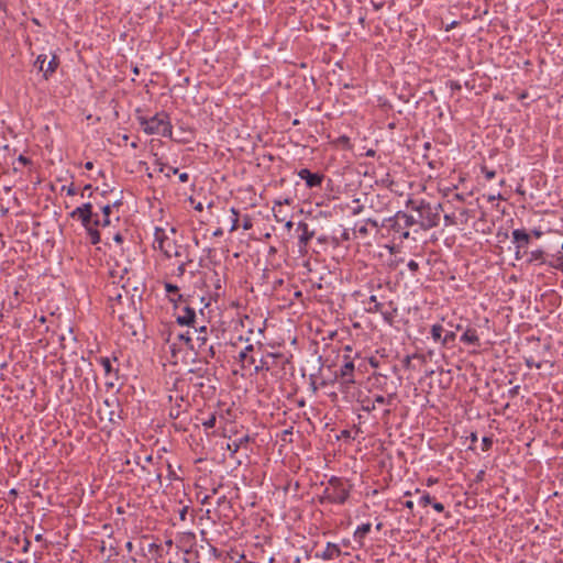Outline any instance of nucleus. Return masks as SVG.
Returning <instances> with one entry per match:
<instances>
[{"mask_svg": "<svg viewBox=\"0 0 563 563\" xmlns=\"http://www.w3.org/2000/svg\"><path fill=\"white\" fill-rule=\"evenodd\" d=\"M355 372V365L354 361L351 358L350 354L343 355L342 365L340 366L339 371L335 372V380L341 379H352L354 377Z\"/></svg>", "mask_w": 563, "mask_h": 563, "instance_id": "9b49d317", "label": "nucleus"}, {"mask_svg": "<svg viewBox=\"0 0 563 563\" xmlns=\"http://www.w3.org/2000/svg\"><path fill=\"white\" fill-rule=\"evenodd\" d=\"M482 173L484 174L487 180H492L496 176V172L488 169L486 166H482Z\"/></svg>", "mask_w": 563, "mask_h": 563, "instance_id": "49530a36", "label": "nucleus"}, {"mask_svg": "<svg viewBox=\"0 0 563 563\" xmlns=\"http://www.w3.org/2000/svg\"><path fill=\"white\" fill-rule=\"evenodd\" d=\"M18 161L21 162L24 165L30 163V159L27 157H25L24 155H20Z\"/></svg>", "mask_w": 563, "mask_h": 563, "instance_id": "052dcab7", "label": "nucleus"}, {"mask_svg": "<svg viewBox=\"0 0 563 563\" xmlns=\"http://www.w3.org/2000/svg\"><path fill=\"white\" fill-rule=\"evenodd\" d=\"M437 482H438V479H437V478H432V477H430V478H428V481H427V485H428V486H431V485L435 484Z\"/></svg>", "mask_w": 563, "mask_h": 563, "instance_id": "338daca9", "label": "nucleus"}, {"mask_svg": "<svg viewBox=\"0 0 563 563\" xmlns=\"http://www.w3.org/2000/svg\"><path fill=\"white\" fill-rule=\"evenodd\" d=\"M101 210H102V218H99V216L96 213L95 225L104 228V227L110 225V223H111L110 214H111L112 206L106 205L101 208Z\"/></svg>", "mask_w": 563, "mask_h": 563, "instance_id": "4be33fe9", "label": "nucleus"}, {"mask_svg": "<svg viewBox=\"0 0 563 563\" xmlns=\"http://www.w3.org/2000/svg\"><path fill=\"white\" fill-rule=\"evenodd\" d=\"M400 219L405 222L406 228L409 230L415 224H418V219H416L413 216L408 214L404 211H398Z\"/></svg>", "mask_w": 563, "mask_h": 563, "instance_id": "c85d7f7f", "label": "nucleus"}, {"mask_svg": "<svg viewBox=\"0 0 563 563\" xmlns=\"http://www.w3.org/2000/svg\"><path fill=\"white\" fill-rule=\"evenodd\" d=\"M525 364L528 368H538L540 369L542 367V363L541 362H534L533 357H526L525 358Z\"/></svg>", "mask_w": 563, "mask_h": 563, "instance_id": "c03bdc74", "label": "nucleus"}, {"mask_svg": "<svg viewBox=\"0 0 563 563\" xmlns=\"http://www.w3.org/2000/svg\"><path fill=\"white\" fill-rule=\"evenodd\" d=\"M88 192V197L92 195V186L90 184H87L84 186L81 191V197H84Z\"/></svg>", "mask_w": 563, "mask_h": 563, "instance_id": "864d4df0", "label": "nucleus"}, {"mask_svg": "<svg viewBox=\"0 0 563 563\" xmlns=\"http://www.w3.org/2000/svg\"><path fill=\"white\" fill-rule=\"evenodd\" d=\"M519 390H520V386L519 385L514 386L512 388H510L508 390V397L509 398H515L519 394Z\"/></svg>", "mask_w": 563, "mask_h": 563, "instance_id": "8fccbe9b", "label": "nucleus"}, {"mask_svg": "<svg viewBox=\"0 0 563 563\" xmlns=\"http://www.w3.org/2000/svg\"><path fill=\"white\" fill-rule=\"evenodd\" d=\"M231 213H232V224L230 228V232H233V231H236L239 228V212L235 208H232Z\"/></svg>", "mask_w": 563, "mask_h": 563, "instance_id": "e433bc0d", "label": "nucleus"}, {"mask_svg": "<svg viewBox=\"0 0 563 563\" xmlns=\"http://www.w3.org/2000/svg\"><path fill=\"white\" fill-rule=\"evenodd\" d=\"M354 232L356 234H358L360 236H362V238L367 236L368 235L367 224L365 222L362 223V224H356L355 229H354Z\"/></svg>", "mask_w": 563, "mask_h": 563, "instance_id": "58836bf2", "label": "nucleus"}, {"mask_svg": "<svg viewBox=\"0 0 563 563\" xmlns=\"http://www.w3.org/2000/svg\"><path fill=\"white\" fill-rule=\"evenodd\" d=\"M453 200L462 201L463 197L461 194H453Z\"/></svg>", "mask_w": 563, "mask_h": 563, "instance_id": "774afa93", "label": "nucleus"}, {"mask_svg": "<svg viewBox=\"0 0 563 563\" xmlns=\"http://www.w3.org/2000/svg\"><path fill=\"white\" fill-rule=\"evenodd\" d=\"M298 177L305 180L309 189L321 187L324 175L321 173H312L308 168H302L297 173Z\"/></svg>", "mask_w": 563, "mask_h": 563, "instance_id": "f8f14e48", "label": "nucleus"}, {"mask_svg": "<svg viewBox=\"0 0 563 563\" xmlns=\"http://www.w3.org/2000/svg\"><path fill=\"white\" fill-rule=\"evenodd\" d=\"M31 547V541L29 539H24V544L22 547V552L27 553Z\"/></svg>", "mask_w": 563, "mask_h": 563, "instance_id": "4d7b16f0", "label": "nucleus"}, {"mask_svg": "<svg viewBox=\"0 0 563 563\" xmlns=\"http://www.w3.org/2000/svg\"><path fill=\"white\" fill-rule=\"evenodd\" d=\"M184 539H186L187 542H194L196 540V536L194 532H187L184 534Z\"/></svg>", "mask_w": 563, "mask_h": 563, "instance_id": "5fc2aeb1", "label": "nucleus"}, {"mask_svg": "<svg viewBox=\"0 0 563 563\" xmlns=\"http://www.w3.org/2000/svg\"><path fill=\"white\" fill-rule=\"evenodd\" d=\"M45 62H46V55L44 54H41L36 57L35 62H34V66L40 70V71H43L45 70L46 67H44L45 65Z\"/></svg>", "mask_w": 563, "mask_h": 563, "instance_id": "4c0bfd02", "label": "nucleus"}, {"mask_svg": "<svg viewBox=\"0 0 563 563\" xmlns=\"http://www.w3.org/2000/svg\"><path fill=\"white\" fill-rule=\"evenodd\" d=\"M177 333L172 327H168L161 331V335L163 341L166 343L168 353H169V362L174 365L179 362L185 361L186 352L181 347H178Z\"/></svg>", "mask_w": 563, "mask_h": 563, "instance_id": "0eeeda50", "label": "nucleus"}, {"mask_svg": "<svg viewBox=\"0 0 563 563\" xmlns=\"http://www.w3.org/2000/svg\"><path fill=\"white\" fill-rule=\"evenodd\" d=\"M540 262V264H545L544 261V252L542 250H534L530 253L529 263Z\"/></svg>", "mask_w": 563, "mask_h": 563, "instance_id": "7c9ffc66", "label": "nucleus"}, {"mask_svg": "<svg viewBox=\"0 0 563 563\" xmlns=\"http://www.w3.org/2000/svg\"><path fill=\"white\" fill-rule=\"evenodd\" d=\"M164 287H165V290H166L167 294L177 295L179 300L183 298V296L179 294L178 286H176V285H174L172 283H165Z\"/></svg>", "mask_w": 563, "mask_h": 563, "instance_id": "c9c22d12", "label": "nucleus"}, {"mask_svg": "<svg viewBox=\"0 0 563 563\" xmlns=\"http://www.w3.org/2000/svg\"><path fill=\"white\" fill-rule=\"evenodd\" d=\"M183 257H185L186 260H185L184 262H181V263L178 265V267L176 268V275H177L178 277L183 276V275L185 274V272H186V266H187L188 264L192 263V260L189 257L188 252H187V253H185V255H184Z\"/></svg>", "mask_w": 563, "mask_h": 563, "instance_id": "2f4dec72", "label": "nucleus"}, {"mask_svg": "<svg viewBox=\"0 0 563 563\" xmlns=\"http://www.w3.org/2000/svg\"><path fill=\"white\" fill-rule=\"evenodd\" d=\"M404 506L406 508H408L409 510H412L413 509V501L412 500H407L404 503Z\"/></svg>", "mask_w": 563, "mask_h": 563, "instance_id": "e2e57ef3", "label": "nucleus"}, {"mask_svg": "<svg viewBox=\"0 0 563 563\" xmlns=\"http://www.w3.org/2000/svg\"><path fill=\"white\" fill-rule=\"evenodd\" d=\"M371 529L372 525L369 522L362 523L354 531V539L361 542L369 533Z\"/></svg>", "mask_w": 563, "mask_h": 563, "instance_id": "bb28decb", "label": "nucleus"}, {"mask_svg": "<svg viewBox=\"0 0 563 563\" xmlns=\"http://www.w3.org/2000/svg\"><path fill=\"white\" fill-rule=\"evenodd\" d=\"M249 441H250V435L245 434V435L234 440L233 442L228 443V450L232 454H235L239 451V449L241 446L245 445Z\"/></svg>", "mask_w": 563, "mask_h": 563, "instance_id": "a878e982", "label": "nucleus"}, {"mask_svg": "<svg viewBox=\"0 0 563 563\" xmlns=\"http://www.w3.org/2000/svg\"><path fill=\"white\" fill-rule=\"evenodd\" d=\"M407 266L413 275L419 271V263L413 260H410Z\"/></svg>", "mask_w": 563, "mask_h": 563, "instance_id": "09e8293b", "label": "nucleus"}, {"mask_svg": "<svg viewBox=\"0 0 563 563\" xmlns=\"http://www.w3.org/2000/svg\"><path fill=\"white\" fill-rule=\"evenodd\" d=\"M432 508L437 511V512H443L444 511V505L442 503H439V501H432L431 504Z\"/></svg>", "mask_w": 563, "mask_h": 563, "instance_id": "3c124183", "label": "nucleus"}, {"mask_svg": "<svg viewBox=\"0 0 563 563\" xmlns=\"http://www.w3.org/2000/svg\"><path fill=\"white\" fill-rule=\"evenodd\" d=\"M493 445V439L492 438H488V437H484L482 439V450L483 451H488Z\"/></svg>", "mask_w": 563, "mask_h": 563, "instance_id": "de8ad7c7", "label": "nucleus"}, {"mask_svg": "<svg viewBox=\"0 0 563 563\" xmlns=\"http://www.w3.org/2000/svg\"><path fill=\"white\" fill-rule=\"evenodd\" d=\"M339 390L346 397H354L357 389L355 378L336 380Z\"/></svg>", "mask_w": 563, "mask_h": 563, "instance_id": "aec40b11", "label": "nucleus"}, {"mask_svg": "<svg viewBox=\"0 0 563 563\" xmlns=\"http://www.w3.org/2000/svg\"><path fill=\"white\" fill-rule=\"evenodd\" d=\"M196 310L189 306L181 308L180 312L176 316V322L183 327L196 328Z\"/></svg>", "mask_w": 563, "mask_h": 563, "instance_id": "2eb2a0df", "label": "nucleus"}, {"mask_svg": "<svg viewBox=\"0 0 563 563\" xmlns=\"http://www.w3.org/2000/svg\"><path fill=\"white\" fill-rule=\"evenodd\" d=\"M354 207H352V214L357 216L363 212L364 206L360 202V199L353 200Z\"/></svg>", "mask_w": 563, "mask_h": 563, "instance_id": "37998d69", "label": "nucleus"}, {"mask_svg": "<svg viewBox=\"0 0 563 563\" xmlns=\"http://www.w3.org/2000/svg\"><path fill=\"white\" fill-rule=\"evenodd\" d=\"M456 334L453 331H448L443 339H442V345H448L449 343H452L455 341Z\"/></svg>", "mask_w": 563, "mask_h": 563, "instance_id": "79ce46f5", "label": "nucleus"}, {"mask_svg": "<svg viewBox=\"0 0 563 563\" xmlns=\"http://www.w3.org/2000/svg\"><path fill=\"white\" fill-rule=\"evenodd\" d=\"M153 247L159 250L166 258L183 257L188 252V245L177 244L163 228L154 230Z\"/></svg>", "mask_w": 563, "mask_h": 563, "instance_id": "39448f33", "label": "nucleus"}, {"mask_svg": "<svg viewBox=\"0 0 563 563\" xmlns=\"http://www.w3.org/2000/svg\"><path fill=\"white\" fill-rule=\"evenodd\" d=\"M550 267L563 273V255L555 257L553 261L547 263Z\"/></svg>", "mask_w": 563, "mask_h": 563, "instance_id": "f704fd0d", "label": "nucleus"}, {"mask_svg": "<svg viewBox=\"0 0 563 563\" xmlns=\"http://www.w3.org/2000/svg\"><path fill=\"white\" fill-rule=\"evenodd\" d=\"M98 361L100 365L103 367L106 375H110L112 372H114L115 374L118 373V369H113L109 357L101 356Z\"/></svg>", "mask_w": 563, "mask_h": 563, "instance_id": "c756f323", "label": "nucleus"}, {"mask_svg": "<svg viewBox=\"0 0 563 563\" xmlns=\"http://www.w3.org/2000/svg\"><path fill=\"white\" fill-rule=\"evenodd\" d=\"M365 223H366L367 225L369 224L371 227H373V228H375V229H377V230H378V229H382L380 224H379V223H378V221H377V220H375V219H371V218H368V219H366V220H365Z\"/></svg>", "mask_w": 563, "mask_h": 563, "instance_id": "603ef678", "label": "nucleus"}, {"mask_svg": "<svg viewBox=\"0 0 563 563\" xmlns=\"http://www.w3.org/2000/svg\"><path fill=\"white\" fill-rule=\"evenodd\" d=\"M137 121L144 133L147 135L159 134L164 137H172L173 125L169 115L162 111L151 118L140 115Z\"/></svg>", "mask_w": 563, "mask_h": 563, "instance_id": "7ed1b4c3", "label": "nucleus"}, {"mask_svg": "<svg viewBox=\"0 0 563 563\" xmlns=\"http://www.w3.org/2000/svg\"><path fill=\"white\" fill-rule=\"evenodd\" d=\"M254 351V346L252 344H249L242 350L239 354V361L242 363V367H250L252 365H255L256 357L251 354V352Z\"/></svg>", "mask_w": 563, "mask_h": 563, "instance_id": "a211bd4d", "label": "nucleus"}, {"mask_svg": "<svg viewBox=\"0 0 563 563\" xmlns=\"http://www.w3.org/2000/svg\"><path fill=\"white\" fill-rule=\"evenodd\" d=\"M62 191H66L68 196H75L77 194V188L74 183H71L69 186H63Z\"/></svg>", "mask_w": 563, "mask_h": 563, "instance_id": "a18cd8bd", "label": "nucleus"}, {"mask_svg": "<svg viewBox=\"0 0 563 563\" xmlns=\"http://www.w3.org/2000/svg\"><path fill=\"white\" fill-rule=\"evenodd\" d=\"M298 230L301 231V234L298 236L299 246L306 247L310 240L314 236V231L310 230L309 225L302 221L298 223Z\"/></svg>", "mask_w": 563, "mask_h": 563, "instance_id": "f3484780", "label": "nucleus"}, {"mask_svg": "<svg viewBox=\"0 0 563 563\" xmlns=\"http://www.w3.org/2000/svg\"><path fill=\"white\" fill-rule=\"evenodd\" d=\"M389 307H390L389 310H383V308H382L380 311H378V312L382 314L384 321L391 325L394 323V320L397 316L398 310H397V307L394 306L393 301L389 302Z\"/></svg>", "mask_w": 563, "mask_h": 563, "instance_id": "b1692460", "label": "nucleus"}, {"mask_svg": "<svg viewBox=\"0 0 563 563\" xmlns=\"http://www.w3.org/2000/svg\"><path fill=\"white\" fill-rule=\"evenodd\" d=\"M155 166L157 167L159 173H165L166 177H170L172 175L178 174V168L169 166L166 163L161 162L159 159H156Z\"/></svg>", "mask_w": 563, "mask_h": 563, "instance_id": "393cba45", "label": "nucleus"}, {"mask_svg": "<svg viewBox=\"0 0 563 563\" xmlns=\"http://www.w3.org/2000/svg\"><path fill=\"white\" fill-rule=\"evenodd\" d=\"M460 341L467 345L481 346L479 336L477 331L473 328H467L466 331L461 335Z\"/></svg>", "mask_w": 563, "mask_h": 563, "instance_id": "6ab92c4d", "label": "nucleus"}, {"mask_svg": "<svg viewBox=\"0 0 563 563\" xmlns=\"http://www.w3.org/2000/svg\"><path fill=\"white\" fill-rule=\"evenodd\" d=\"M113 240L118 243V244H121L123 242V236L120 234V233H117L114 236H113Z\"/></svg>", "mask_w": 563, "mask_h": 563, "instance_id": "bf43d9fd", "label": "nucleus"}, {"mask_svg": "<svg viewBox=\"0 0 563 563\" xmlns=\"http://www.w3.org/2000/svg\"><path fill=\"white\" fill-rule=\"evenodd\" d=\"M416 493H420V489H416ZM433 501V498L428 492H421V496L419 498V505L422 507H426L428 505H431Z\"/></svg>", "mask_w": 563, "mask_h": 563, "instance_id": "72a5a7b5", "label": "nucleus"}, {"mask_svg": "<svg viewBox=\"0 0 563 563\" xmlns=\"http://www.w3.org/2000/svg\"><path fill=\"white\" fill-rule=\"evenodd\" d=\"M364 310L368 313H377L383 308V303L377 300L375 295H372L367 300L363 301Z\"/></svg>", "mask_w": 563, "mask_h": 563, "instance_id": "5701e85b", "label": "nucleus"}, {"mask_svg": "<svg viewBox=\"0 0 563 563\" xmlns=\"http://www.w3.org/2000/svg\"><path fill=\"white\" fill-rule=\"evenodd\" d=\"M58 65H59L58 57L56 55H53L52 59L47 63V66L44 70L45 79H47L49 76H52L56 71Z\"/></svg>", "mask_w": 563, "mask_h": 563, "instance_id": "cd10ccee", "label": "nucleus"}, {"mask_svg": "<svg viewBox=\"0 0 563 563\" xmlns=\"http://www.w3.org/2000/svg\"><path fill=\"white\" fill-rule=\"evenodd\" d=\"M209 332L206 325H201L195 328L192 333L189 330L177 333V340L184 342L187 349L194 351L200 362L209 364L217 358V347L220 346L219 342H210Z\"/></svg>", "mask_w": 563, "mask_h": 563, "instance_id": "f257e3e1", "label": "nucleus"}, {"mask_svg": "<svg viewBox=\"0 0 563 563\" xmlns=\"http://www.w3.org/2000/svg\"><path fill=\"white\" fill-rule=\"evenodd\" d=\"M376 198H377V200H379V199H380V196H379V195H377V196H376ZM371 208H373V209H374L375 211H377V212H382V211H384V210L386 209V203H385V202H383V201H378V203H376V205H375V203H374V200L372 199V201H371Z\"/></svg>", "mask_w": 563, "mask_h": 563, "instance_id": "a19ab883", "label": "nucleus"}, {"mask_svg": "<svg viewBox=\"0 0 563 563\" xmlns=\"http://www.w3.org/2000/svg\"><path fill=\"white\" fill-rule=\"evenodd\" d=\"M178 178L180 183H187L189 180V175L187 173H179Z\"/></svg>", "mask_w": 563, "mask_h": 563, "instance_id": "6e6d98bb", "label": "nucleus"}, {"mask_svg": "<svg viewBox=\"0 0 563 563\" xmlns=\"http://www.w3.org/2000/svg\"><path fill=\"white\" fill-rule=\"evenodd\" d=\"M283 203L290 205V203H291V200H290V199H288V198L284 199L283 201H282V200H276V201H275V206H274V207H276V206H282ZM273 209L275 210V208H273Z\"/></svg>", "mask_w": 563, "mask_h": 563, "instance_id": "13d9d810", "label": "nucleus"}, {"mask_svg": "<svg viewBox=\"0 0 563 563\" xmlns=\"http://www.w3.org/2000/svg\"><path fill=\"white\" fill-rule=\"evenodd\" d=\"M353 485L343 477L331 476L320 496V503L344 505L351 495Z\"/></svg>", "mask_w": 563, "mask_h": 563, "instance_id": "f03ea898", "label": "nucleus"}, {"mask_svg": "<svg viewBox=\"0 0 563 563\" xmlns=\"http://www.w3.org/2000/svg\"><path fill=\"white\" fill-rule=\"evenodd\" d=\"M173 544L172 539H167L163 544L151 543L148 551L154 554L156 563H165V556L169 554Z\"/></svg>", "mask_w": 563, "mask_h": 563, "instance_id": "4468645a", "label": "nucleus"}, {"mask_svg": "<svg viewBox=\"0 0 563 563\" xmlns=\"http://www.w3.org/2000/svg\"><path fill=\"white\" fill-rule=\"evenodd\" d=\"M442 332H443V327L441 324L437 323L431 327V336L435 342H438V341L442 342V339H443Z\"/></svg>", "mask_w": 563, "mask_h": 563, "instance_id": "473e14b6", "label": "nucleus"}, {"mask_svg": "<svg viewBox=\"0 0 563 563\" xmlns=\"http://www.w3.org/2000/svg\"><path fill=\"white\" fill-rule=\"evenodd\" d=\"M394 394L388 395L387 397L383 395H376L374 399L372 400L369 397H364L362 399H358V402L361 404V409L365 412H372L376 409L377 405H391L394 400Z\"/></svg>", "mask_w": 563, "mask_h": 563, "instance_id": "1a4fd4ad", "label": "nucleus"}, {"mask_svg": "<svg viewBox=\"0 0 563 563\" xmlns=\"http://www.w3.org/2000/svg\"><path fill=\"white\" fill-rule=\"evenodd\" d=\"M418 212V224L422 230H430L440 223V213L442 205H432L426 200H420L418 205L412 207Z\"/></svg>", "mask_w": 563, "mask_h": 563, "instance_id": "423d86ee", "label": "nucleus"}, {"mask_svg": "<svg viewBox=\"0 0 563 563\" xmlns=\"http://www.w3.org/2000/svg\"><path fill=\"white\" fill-rule=\"evenodd\" d=\"M280 360H284L282 354L266 353L265 355H262L258 364L255 363V372H269L274 368L275 365H277V362Z\"/></svg>", "mask_w": 563, "mask_h": 563, "instance_id": "ddd939ff", "label": "nucleus"}, {"mask_svg": "<svg viewBox=\"0 0 563 563\" xmlns=\"http://www.w3.org/2000/svg\"><path fill=\"white\" fill-rule=\"evenodd\" d=\"M69 217L81 222L91 244L96 245L101 241L100 232L97 229L98 225H95L96 213L92 211L91 202H86L75 208L69 213Z\"/></svg>", "mask_w": 563, "mask_h": 563, "instance_id": "20e7f679", "label": "nucleus"}, {"mask_svg": "<svg viewBox=\"0 0 563 563\" xmlns=\"http://www.w3.org/2000/svg\"><path fill=\"white\" fill-rule=\"evenodd\" d=\"M341 555V549L338 544L328 542L322 553L319 555L322 560L330 561Z\"/></svg>", "mask_w": 563, "mask_h": 563, "instance_id": "412c9836", "label": "nucleus"}, {"mask_svg": "<svg viewBox=\"0 0 563 563\" xmlns=\"http://www.w3.org/2000/svg\"><path fill=\"white\" fill-rule=\"evenodd\" d=\"M186 515H187V507L183 508L180 514H179V517L181 520H185L186 518Z\"/></svg>", "mask_w": 563, "mask_h": 563, "instance_id": "69168bd1", "label": "nucleus"}, {"mask_svg": "<svg viewBox=\"0 0 563 563\" xmlns=\"http://www.w3.org/2000/svg\"><path fill=\"white\" fill-rule=\"evenodd\" d=\"M531 233H532V235H533L534 238H537V239L541 238V236H542V234H543V233H542V231L537 230V229L532 230V232H531Z\"/></svg>", "mask_w": 563, "mask_h": 563, "instance_id": "680f3d73", "label": "nucleus"}, {"mask_svg": "<svg viewBox=\"0 0 563 563\" xmlns=\"http://www.w3.org/2000/svg\"><path fill=\"white\" fill-rule=\"evenodd\" d=\"M512 242L516 244V249L522 250L530 243V234L525 230L516 229L512 231Z\"/></svg>", "mask_w": 563, "mask_h": 563, "instance_id": "dca6fc26", "label": "nucleus"}, {"mask_svg": "<svg viewBox=\"0 0 563 563\" xmlns=\"http://www.w3.org/2000/svg\"><path fill=\"white\" fill-rule=\"evenodd\" d=\"M213 236H222L223 230L221 228H218L216 231H213Z\"/></svg>", "mask_w": 563, "mask_h": 563, "instance_id": "0e129e2a", "label": "nucleus"}, {"mask_svg": "<svg viewBox=\"0 0 563 563\" xmlns=\"http://www.w3.org/2000/svg\"><path fill=\"white\" fill-rule=\"evenodd\" d=\"M216 422H217V417L214 413L210 415L208 419H206L205 421H202V426L206 428V429H212L214 428L216 426Z\"/></svg>", "mask_w": 563, "mask_h": 563, "instance_id": "ea45409f", "label": "nucleus"}, {"mask_svg": "<svg viewBox=\"0 0 563 563\" xmlns=\"http://www.w3.org/2000/svg\"><path fill=\"white\" fill-rule=\"evenodd\" d=\"M380 227L383 230H386L388 234H393L394 239H399L400 241L407 240L410 235L405 222L399 217V212L384 219Z\"/></svg>", "mask_w": 563, "mask_h": 563, "instance_id": "6e6552de", "label": "nucleus"}, {"mask_svg": "<svg viewBox=\"0 0 563 563\" xmlns=\"http://www.w3.org/2000/svg\"><path fill=\"white\" fill-rule=\"evenodd\" d=\"M190 408V404L188 400L184 398L181 395H177L174 399V404H172L169 410H168V417L172 420H178L183 416L188 413V410Z\"/></svg>", "mask_w": 563, "mask_h": 563, "instance_id": "9d476101", "label": "nucleus"}]
</instances>
